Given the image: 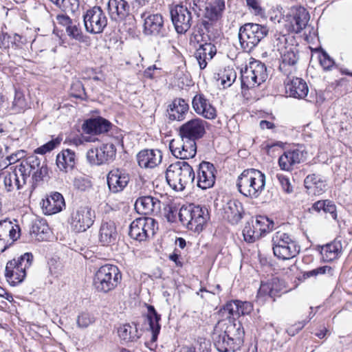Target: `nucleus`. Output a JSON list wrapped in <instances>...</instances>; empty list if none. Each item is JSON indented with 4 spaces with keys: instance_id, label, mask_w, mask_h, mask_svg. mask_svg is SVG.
Listing matches in <instances>:
<instances>
[{
    "instance_id": "1",
    "label": "nucleus",
    "mask_w": 352,
    "mask_h": 352,
    "mask_svg": "<svg viewBox=\"0 0 352 352\" xmlns=\"http://www.w3.org/2000/svg\"><path fill=\"white\" fill-rule=\"evenodd\" d=\"M244 329L239 321H219L214 328L212 340L219 352L235 351L243 342Z\"/></svg>"
},
{
    "instance_id": "2",
    "label": "nucleus",
    "mask_w": 352,
    "mask_h": 352,
    "mask_svg": "<svg viewBox=\"0 0 352 352\" xmlns=\"http://www.w3.org/2000/svg\"><path fill=\"white\" fill-rule=\"evenodd\" d=\"M187 3L193 8L197 17L204 18L200 21L199 29L202 34L210 31L212 23L221 17L225 10L224 0H213L210 2H207V0H187Z\"/></svg>"
},
{
    "instance_id": "3",
    "label": "nucleus",
    "mask_w": 352,
    "mask_h": 352,
    "mask_svg": "<svg viewBox=\"0 0 352 352\" xmlns=\"http://www.w3.org/2000/svg\"><path fill=\"white\" fill-rule=\"evenodd\" d=\"M266 184L265 175L255 168L244 170L236 179L238 191L244 197L257 199L265 190Z\"/></svg>"
},
{
    "instance_id": "4",
    "label": "nucleus",
    "mask_w": 352,
    "mask_h": 352,
    "mask_svg": "<svg viewBox=\"0 0 352 352\" xmlns=\"http://www.w3.org/2000/svg\"><path fill=\"white\" fill-rule=\"evenodd\" d=\"M166 179L173 189L182 191L194 182L195 173L188 162L179 161L169 165L166 172Z\"/></svg>"
},
{
    "instance_id": "5",
    "label": "nucleus",
    "mask_w": 352,
    "mask_h": 352,
    "mask_svg": "<svg viewBox=\"0 0 352 352\" xmlns=\"http://www.w3.org/2000/svg\"><path fill=\"white\" fill-rule=\"evenodd\" d=\"M122 280V273L114 265L106 264L95 272L93 285L100 293L107 294L114 290Z\"/></svg>"
},
{
    "instance_id": "6",
    "label": "nucleus",
    "mask_w": 352,
    "mask_h": 352,
    "mask_svg": "<svg viewBox=\"0 0 352 352\" xmlns=\"http://www.w3.org/2000/svg\"><path fill=\"white\" fill-rule=\"evenodd\" d=\"M179 217L188 230L199 232L209 220L210 215L207 208L191 204L181 208Z\"/></svg>"
},
{
    "instance_id": "7",
    "label": "nucleus",
    "mask_w": 352,
    "mask_h": 352,
    "mask_svg": "<svg viewBox=\"0 0 352 352\" xmlns=\"http://www.w3.org/2000/svg\"><path fill=\"white\" fill-rule=\"evenodd\" d=\"M272 250L274 256L280 260H289L296 256L300 250L297 242L289 234L277 231L272 236Z\"/></svg>"
},
{
    "instance_id": "8",
    "label": "nucleus",
    "mask_w": 352,
    "mask_h": 352,
    "mask_svg": "<svg viewBox=\"0 0 352 352\" xmlns=\"http://www.w3.org/2000/svg\"><path fill=\"white\" fill-rule=\"evenodd\" d=\"M267 26L258 23H248L242 25L239 32L241 47L245 52H250L268 34Z\"/></svg>"
},
{
    "instance_id": "9",
    "label": "nucleus",
    "mask_w": 352,
    "mask_h": 352,
    "mask_svg": "<svg viewBox=\"0 0 352 352\" xmlns=\"http://www.w3.org/2000/svg\"><path fill=\"white\" fill-rule=\"evenodd\" d=\"M32 260V253L26 252L7 263L5 276L11 285L15 286L24 280L26 270L31 266Z\"/></svg>"
},
{
    "instance_id": "10",
    "label": "nucleus",
    "mask_w": 352,
    "mask_h": 352,
    "mask_svg": "<svg viewBox=\"0 0 352 352\" xmlns=\"http://www.w3.org/2000/svg\"><path fill=\"white\" fill-rule=\"evenodd\" d=\"M242 88L250 89L260 85L267 78V68L264 63L254 61L241 72Z\"/></svg>"
},
{
    "instance_id": "11",
    "label": "nucleus",
    "mask_w": 352,
    "mask_h": 352,
    "mask_svg": "<svg viewBox=\"0 0 352 352\" xmlns=\"http://www.w3.org/2000/svg\"><path fill=\"white\" fill-rule=\"evenodd\" d=\"M191 10L193 11V8L187 0L170 10L171 20L177 33L184 34L190 28L193 22Z\"/></svg>"
},
{
    "instance_id": "12",
    "label": "nucleus",
    "mask_w": 352,
    "mask_h": 352,
    "mask_svg": "<svg viewBox=\"0 0 352 352\" xmlns=\"http://www.w3.org/2000/svg\"><path fill=\"white\" fill-rule=\"evenodd\" d=\"M95 219L96 212L91 207L80 206L72 212L69 223L73 231L82 232L94 224Z\"/></svg>"
},
{
    "instance_id": "13",
    "label": "nucleus",
    "mask_w": 352,
    "mask_h": 352,
    "mask_svg": "<svg viewBox=\"0 0 352 352\" xmlns=\"http://www.w3.org/2000/svg\"><path fill=\"white\" fill-rule=\"evenodd\" d=\"M20 171L21 176L28 178L32 174V187L35 188L37 184L43 181V177L47 174V166L41 164L40 160L36 156H30L20 162Z\"/></svg>"
},
{
    "instance_id": "14",
    "label": "nucleus",
    "mask_w": 352,
    "mask_h": 352,
    "mask_svg": "<svg viewBox=\"0 0 352 352\" xmlns=\"http://www.w3.org/2000/svg\"><path fill=\"white\" fill-rule=\"evenodd\" d=\"M157 229L155 220L150 217H142L135 219L130 225L129 236L138 241H145L153 236Z\"/></svg>"
},
{
    "instance_id": "15",
    "label": "nucleus",
    "mask_w": 352,
    "mask_h": 352,
    "mask_svg": "<svg viewBox=\"0 0 352 352\" xmlns=\"http://www.w3.org/2000/svg\"><path fill=\"white\" fill-rule=\"evenodd\" d=\"M86 31L91 34L102 33L107 25V18L100 6H94L83 14Z\"/></svg>"
},
{
    "instance_id": "16",
    "label": "nucleus",
    "mask_w": 352,
    "mask_h": 352,
    "mask_svg": "<svg viewBox=\"0 0 352 352\" xmlns=\"http://www.w3.org/2000/svg\"><path fill=\"white\" fill-rule=\"evenodd\" d=\"M169 148L176 158L188 160L192 158L197 153L196 142L186 138L173 139L169 143Z\"/></svg>"
},
{
    "instance_id": "17",
    "label": "nucleus",
    "mask_w": 352,
    "mask_h": 352,
    "mask_svg": "<svg viewBox=\"0 0 352 352\" xmlns=\"http://www.w3.org/2000/svg\"><path fill=\"white\" fill-rule=\"evenodd\" d=\"M207 122L199 118H192L184 124L179 128V135L181 138L196 142L201 139L206 133V126Z\"/></svg>"
},
{
    "instance_id": "18",
    "label": "nucleus",
    "mask_w": 352,
    "mask_h": 352,
    "mask_svg": "<svg viewBox=\"0 0 352 352\" xmlns=\"http://www.w3.org/2000/svg\"><path fill=\"white\" fill-rule=\"evenodd\" d=\"M98 243L102 246L115 245L119 239V231L116 222L110 219H103L98 232Z\"/></svg>"
},
{
    "instance_id": "19",
    "label": "nucleus",
    "mask_w": 352,
    "mask_h": 352,
    "mask_svg": "<svg viewBox=\"0 0 352 352\" xmlns=\"http://www.w3.org/2000/svg\"><path fill=\"white\" fill-rule=\"evenodd\" d=\"M116 150L112 144H105L99 148H91L87 153L89 162L94 165H101L112 161Z\"/></svg>"
},
{
    "instance_id": "20",
    "label": "nucleus",
    "mask_w": 352,
    "mask_h": 352,
    "mask_svg": "<svg viewBox=\"0 0 352 352\" xmlns=\"http://www.w3.org/2000/svg\"><path fill=\"white\" fill-rule=\"evenodd\" d=\"M217 170L214 165L208 162H201L197 170V186L201 189L212 187L215 182Z\"/></svg>"
},
{
    "instance_id": "21",
    "label": "nucleus",
    "mask_w": 352,
    "mask_h": 352,
    "mask_svg": "<svg viewBox=\"0 0 352 352\" xmlns=\"http://www.w3.org/2000/svg\"><path fill=\"white\" fill-rule=\"evenodd\" d=\"M281 62L279 65L280 70L287 76H291L296 70V65L299 56L296 47L287 45L280 53Z\"/></svg>"
},
{
    "instance_id": "22",
    "label": "nucleus",
    "mask_w": 352,
    "mask_h": 352,
    "mask_svg": "<svg viewBox=\"0 0 352 352\" xmlns=\"http://www.w3.org/2000/svg\"><path fill=\"white\" fill-rule=\"evenodd\" d=\"M141 17L144 19V32L148 35H160L165 34L164 19L160 14L143 12Z\"/></svg>"
},
{
    "instance_id": "23",
    "label": "nucleus",
    "mask_w": 352,
    "mask_h": 352,
    "mask_svg": "<svg viewBox=\"0 0 352 352\" xmlns=\"http://www.w3.org/2000/svg\"><path fill=\"white\" fill-rule=\"evenodd\" d=\"M130 181V175L126 171L115 168L107 175V184L109 190L113 193L120 192L127 186Z\"/></svg>"
},
{
    "instance_id": "24",
    "label": "nucleus",
    "mask_w": 352,
    "mask_h": 352,
    "mask_svg": "<svg viewBox=\"0 0 352 352\" xmlns=\"http://www.w3.org/2000/svg\"><path fill=\"white\" fill-rule=\"evenodd\" d=\"M284 283L277 277L272 278L267 281H262L258 291V297H270L275 300L285 292Z\"/></svg>"
},
{
    "instance_id": "25",
    "label": "nucleus",
    "mask_w": 352,
    "mask_h": 352,
    "mask_svg": "<svg viewBox=\"0 0 352 352\" xmlns=\"http://www.w3.org/2000/svg\"><path fill=\"white\" fill-rule=\"evenodd\" d=\"M162 205H164L157 198L152 196L139 197L135 203V208L142 214L157 215L160 214Z\"/></svg>"
},
{
    "instance_id": "26",
    "label": "nucleus",
    "mask_w": 352,
    "mask_h": 352,
    "mask_svg": "<svg viewBox=\"0 0 352 352\" xmlns=\"http://www.w3.org/2000/svg\"><path fill=\"white\" fill-rule=\"evenodd\" d=\"M20 164L14 167H10L2 173L4 175V185L8 192H11L15 188L21 189L25 184V178L21 176Z\"/></svg>"
},
{
    "instance_id": "27",
    "label": "nucleus",
    "mask_w": 352,
    "mask_h": 352,
    "mask_svg": "<svg viewBox=\"0 0 352 352\" xmlns=\"http://www.w3.org/2000/svg\"><path fill=\"white\" fill-rule=\"evenodd\" d=\"M285 85L286 93L290 97L302 99L308 94V86L306 82L300 78L287 76Z\"/></svg>"
},
{
    "instance_id": "28",
    "label": "nucleus",
    "mask_w": 352,
    "mask_h": 352,
    "mask_svg": "<svg viewBox=\"0 0 352 352\" xmlns=\"http://www.w3.org/2000/svg\"><path fill=\"white\" fill-rule=\"evenodd\" d=\"M111 126V123L102 117H96L86 120L82 129L85 134L94 136L98 134L108 132Z\"/></svg>"
},
{
    "instance_id": "29",
    "label": "nucleus",
    "mask_w": 352,
    "mask_h": 352,
    "mask_svg": "<svg viewBox=\"0 0 352 352\" xmlns=\"http://www.w3.org/2000/svg\"><path fill=\"white\" fill-rule=\"evenodd\" d=\"M195 111L208 120H213L217 117L216 109L210 103L204 94L196 95L192 102Z\"/></svg>"
},
{
    "instance_id": "30",
    "label": "nucleus",
    "mask_w": 352,
    "mask_h": 352,
    "mask_svg": "<svg viewBox=\"0 0 352 352\" xmlns=\"http://www.w3.org/2000/svg\"><path fill=\"white\" fill-rule=\"evenodd\" d=\"M305 154L299 148L290 149L285 151L279 157L278 164L281 170L290 171L294 166L303 161Z\"/></svg>"
},
{
    "instance_id": "31",
    "label": "nucleus",
    "mask_w": 352,
    "mask_h": 352,
    "mask_svg": "<svg viewBox=\"0 0 352 352\" xmlns=\"http://www.w3.org/2000/svg\"><path fill=\"white\" fill-rule=\"evenodd\" d=\"M162 160V154L160 150L145 149L137 155L138 165L144 168H153L158 166Z\"/></svg>"
},
{
    "instance_id": "32",
    "label": "nucleus",
    "mask_w": 352,
    "mask_h": 352,
    "mask_svg": "<svg viewBox=\"0 0 352 352\" xmlns=\"http://www.w3.org/2000/svg\"><path fill=\"white\" fill-rule=\"evenodd\" d=\"M253 310V305L248 301L235 300L228 302L223 307L224 313H228L232 317V320L241 316L250 314Z\"/></svg>"
},
{
    "instance_id": "33",
    "label": "nucleus",
    "mask_w": 352,
    "mask_h": 352,
    "mask_svg": "<svg viewBox=\"0 0 352 352\" xmlns=\"http://www.w3.org/2000/svg\"><path fill=\"white\" fill-rule=\"evenodd\" d=\"M242 204L237 200H230L223 208V217L232 224H237L243 215Z\"/></svg>"
},
{
    "instance_id": "34",
    "label": "nucleus",
    "mask_w": 352,
    "mask_h": 352,
    "mask_svg": "<svg viewBox=\"0 0 352 352\" xmlns=\"http://www.w3.org/2000/svg\"><path fill=\"white\" fill-rule=\"evenodd\" d=\"M65 207L63 196L58 192H52L43 200L42 209L45 214L51 215L63 210Z\"/></svg>"
},
{
    "instance_id": "35",
    "label": "nucleus",
    "mask_w": 352,
    "mask_h": 352,
    "mask_svg": "<svg viewBox=\"0 0 352 352\" xmlns=\"http://www.w3.org/2000/svg\"><path fill=\"white\" fill-rule=\"evenodd\" d=\"M108 12L111 20L119 21L130 13V5L126 0H109Z\"/></svg>"
},
{
    "instance_id": "36",
    "label": "nucleus",
    "mask_w": 352,
    "mask_h": 352,
    "mask_svg": "<svg viewBox=\"0 0 352 352\" xmlns=\"http://www.w3.org/2000/svg\"><path fill=\"white\" fill-rule=\"evenodd\" d=\"M189 110L188 102L182 98H175L168 105V116L170 120L181 121L185 118Z\"/></svg>"
},
{
    "instance_id": "37",
    "label": "nucleus",
    "mask_w": 352,
    "mask_h": 352,
    "mask_svg": "<svg viewBox=\"0 0 352 352\" xmlns=\"http://www.w3.org/2000/svg\"><path fill=\"white\" fill-rule=\"evenodd\" d=\"M292 12L291 28L293 32L298 33L307 26L309 14L305 8L300 6L292 8Z\"/></svg>"
},
{
    "instance_id": "38",
    "label": "nucleus",
    "mask_w": 352,
    "mask_h": 352,
    "mask_svg": "<svg viewBox=\"0 0 352 352\" xmlns=\"http://www.w3.org/2000/svg\"><path fill=\"white\" fill-rule=\"evenodd\" d=\"M0 39V47L1 48H11L21 51L25 49L27 45L26 38L18 34L3 33Z\"/></svg>"
},
{
    "instance_id": "39",
    "label": "nucleus",
    "mask_w": 352,
    "mask_h": 352,
    "mask_svg": "<svg viewBox=\"0 0 352 352\" xmlns=\"http://www.w3.org/2000/svg\"><path fill=\"white\" fill-rule=\"evenodd\" d=\"M217 53L215 45L211 43L201 44L197 49L195 56L199 63L201 69L206 67L208 61L210 60Z\"/></svg>"
},
{
    "instance_id": "40",
    "label": "nucleus",
    "mask_w": 352,
    "mask_h": 352,
    "mask_svg": "<svg viewBox=\"0 0 352 352\" xmlns=\"http://www.w3.org/2000/svg\"><path fill=\"white\" fill-rule=\"evenodd\" d=\"M304 184L309 195H319L326 191V180L320 175L316 174L307 175Z\"/></svg>"
},
{
    "instance_id": "41",
    "label": "nucleus",
    "mask_w": 352,
    "mask_h": 352,
    "mask_svg": "<svg viewBox=\"0 0 352 352\" xmlns=\"http://www.w3.org/2000/svg\"><path fill=\"white\" fill-rule=\"evenodd\" d=\"M75 153L70 149L63 150L56 156V165L60 170L67 172L72 170L76 164Z\"/></svg>"
},
{
    "instance_id": "42",
    "label": "nucleus",
    "mask_w": 352,
    "mask_h": 352,
    "mask_svg": "<svg viewBox=\"0 0 352 352\" xmlns=\"http://www.w3.org/2000/svg\"><path fill=\"white\" fill-rule=\"evenodd\" d=\"M148 314H147V321L149 325V329L152 333V337L151 341L155 342L157 340V336L161 329V325L160 324V320H161V316L158 314L152 305H148Z\"/></svg>"
},
{
    "instance_id": "43",
    "label": "nucleus",
    "mask_w": 352,
    "mask_h": 352,
    "mask_svg": "<svg viewBox=\"0 0 352 352\" xmlns=\"http://www.w3.org/2000/svg\"><path fill=\"white\" fill-rule=\"evenodd\" d=\"M342 252V244L340 241H334L322 246L320 254L326 262L336 259Z\"/></svg>"
},
{
    "instance_id": "44",
    "label": "nucleus",
    "mask_w": 352,
    "mask_h": 352,
    "mask_svg": "<svg viewBox=\"0 0 352 352\" xmlns=\"http://www.w3.org/2000/svg\"><path fill=\"white\" fill-rule=\"evenodd\" d=\"M121 340L124 342H134L139 338L137 326L134 324H124L118 329Z\"/></svg>"
},
{
    "instance_id": "45",
    "label": "nucleus",
    "mask_w": 352,
    "mask_h": 352,
    "mask_svg": "<svg viewBox=\"0 0 352 352\" xmlns=\"http://www.w3.org/2000/svg\"><path fill=\"white\" fill-rule=\"evenodd\" d=\"M28 108V103L24 94L19 90H16L14 100L10 107V113L12 114L23 113Z\"/></svg>"
},
{
    "instance_id": "46",
    "label": "nucleus",
    "mask_w": 352,
    "mask_h": 352,
    "mask_svg": "<svg viewBox=\"0 0 352 352\" xmlns=\"http://www.w3.org/2000/svg\"><path fill=\"white\" fill-rule=\"evenodd\" d=\"M312 208L317 212L322 210L325 213H329L332 219L335 220L337 219L336 206L330 200L318 201L313 204Z\"/></svg>"
},
{
    "instance_id": "47",
    "label": "nucleus",
    "mask_w": 352,
    "mask_h": 352,
    "mask_svg": "<svg viewBox=\"0 0 352 352\" xmlns=\"http://www.w3.org/2000/svg\"><path fill=\"white\" fill-rule=\"evenodd\" d=\"M243 235L245 241L252 243L258 239L263 234L252 221H248L243 230Z\"/></svg>"
},
{
    "instance_id": "48",
    "label": "nucleus",
    "mask_w": 352,
    "mask_h": 352,
    "mask_svg": "<svg viewBox=\"0 0 352 352\" xmlns=\"http://www.w3.org/2000/svg\"><path fill=\"white\" fill-rule=\"evenodd\" d=\"M65 12H75L79 8V0H50Z\"/></svg>"
},
{
    "instance_id": "49",
    "label": "nucleus",
    "mask_w": 352,
    "mask_h": 352,
    "mask_svg": "<svg viewBox=\"0 0 352 352\" xmlns=\"http://www.w3.org/2000/svg\"><path fill=\"white\" fill-rule=\"evenodd\" d=\"M262 234L269 232L273 228V221L265 216H258L255 220L251 221Z\"/></svg>"
},
{
    "instance_id": "50",
    "label": "nucleus",
    "mask_w": 352,
    "mask_h": 352,
    "mask_svg": "<svg viewBox=\"0 0 352 352\" xmlns=\"http://www.w3.org/2000/svg\"><path fill=\"white\" fill-rule=\"evenodd\" d=\"M219 80L224 87H230L236 78V73L234 69L228 67L219 74Z\"/></svg>"
},
{
    "instance_id": "51",
    "label": "nucleus",
    "mask_w": 352,
    "mask_h": 352,
    "mask_svg": "<svg viewBox=\"0 0 352 352\" xmlns=\"http://www.w3.org/2000/svg\"><path fill=\"white\" fill-rule=\"evenodd\" d=\"M74 187L80 191H87L92 186V183L89 178L85 176L76 177L73 182Z\"/></svg>"
},
{
    "instance_id": "52",
    "label": "nucleus",
    "mask_w": 352,
    "mask_h": 352,
    "mask_svg": "<svg viewBox=\"0 0 352 352\" xmlns=\"http://www.w3.org/2000/svg\"><path fill=\"white\" fill-rule=\"evenodd\" d=\"M49 230L48 225L43 219H36L33 221L30 232L36 236L45 234Z\"/></svg>"
},
{
    "instance_id": "53",
    "label": "nucleus",
    "mask_w": 352,
    "mask_h": 352,
    "mask_svg": "<svg viewBox=\"0 0 352 352\" xmlns=\"http://www.w3.org/2000/svg\"><path fill=\"white\" fill-rule=\"evenodd\" d=\"M94 322L95 317L88 312H82L77 318V325L80 328H87Z\"/></svg>"
},
{
    "instance_id": "54",
    "label": "nucleus",
    "mask_w": 352,
    "mask_h": 352,
    "mask_svg": "<svg viewBox=\"0 0 352 352\" xmlns=\"http://www.w3.org/2000/svg\"><path fill=\"white\" fill-rule=\"evenodd\" d=\"M246 4L250 12L254 15L261 16L265 13L262 0H246Z\"/></svg>"
},
{
    "instance_id": "55",
    "label": "nucleus",
    "mask_w": 352,
    "mask_h": 352,
    "mask_svg": "<svg viewBox=\"0 0 352 352\" xmlns=\"http://www.w3.org/2000/svg\"><path fill=\"white\" fill-rule=\"evenodd\" d=\"M66 32L67 35L72 38L78 41L82 40V33L79 27V24H76L72 21L66 28Z\"/></svg>"
},
{
    "instance_id": "56",
    "label": "nucleus",
    "mask_w": 352,
    "mask_h": 352,
    "mask_svg": "<svg viewBox=\"0 0 352 352\" xmlns=\"http://www.w3.org/2000/svg\"><path fill=\"white\" fill-rule=\"evenodd\" d=\"M314 316V314L312 313V311L310 312L309 318L307 320H302L301 322H298V323L289 327L287 329V333L290 336H294L296 333L299 332L305 325L311 320V318Z\"/></svg>"
},
{
    "instance_id": "57",
    "label": "nucleus",
    "mask_w": 352,
    "mask_h": 352,
    "mask_svg": "<svg viewBox=\"0 0 352 352\" xmlns=\"http://www.w3.org/2000/svg\"><path fill=\"white\" fill-rule=\"evenodd\" d=\"M0 226L2 230H4L3 232H6V237H7V234L8 232L11 239L14 241L16 240V231L13 228L11 221L7 220L0 221Z\"/></svg>"
},
{
    "instance_id": "58",
    "label": "nucleus",
    "mask_w": 352,
    "mask_h": 352,
    "mask_svg": "<svg viewBox=\"0 0 352 352\" xmlns=\"http://www.w3.org/2000/svg\"><path fill=\"white\" fill-rule=\"evenodd\" d=\"M276 178L279 182V184L281 186L282 190L289 194L293 192V187L290 183L289 179L285 175L278 173L276 174Z\"/></svg>"
},
{
    "instance_id": "59",
    "label": "nucleus",
    "mask_w": 352,
    "mask_h": 352,
    "mask_svg": "<svg viewBox=\"0 0 352 352\" xmlns=\"http://www.w3.org/2000/svg\"><path fill=\"white\" fill-rule=\"evenodd\" d=\"M331 270V268L329 266H322L309 271L305 272L302 276L306 279L310 277L317 276L318 275L324 274L327 272H329Z\"/></svg>"
},
{
    "instance_id": "60",
    "label": "nucleus",
    "mask_w": 352,
    "mask_h": 352,
    "mask_svg": "<svg viewBox=\"0 0 352 352\" xmlns=\"http://www.w3.org/2000/svg\"><path fill=\"white\" fill-rule=\"evenodd\" d=\"M274 47L280 53L287 45V38L285 35L276 34L274 39Z\"/></svg>"
},
{
    "instance_id": "61",
    "label": "nucleus",
    "mask_w": 352,
    "mask_h": 352,
    "mask_svg": "<svg viewBox=\"0 0 352 352\" xmlns=\"http://www.w3.org/2000/svg\"><path fill=\"white\" fill-rule=\"evenodd\" d=\"M59 144V141L57 140H52L47 143L45 144L41 147L36 148V152L39 154H45L54 149L56 146Z\"/></svg>"
},
{
    "instance_id": "62",
    "label": "nucleus",
    "mask_w": 352,
    "mask_h": 352,
    "mask_svg": "<svg viewBox=\"0 0 352 352\" xmlns=\"http://www.w3.org/2000/svg\"><path fill=\"white\" fill-rule=\"evenodd\" d=\"M320 63L324 69H330L334 62L327 53H323L320 57Z\"/></svg>"
},
{
    "instance_id": "63",
    "label": "nucleus",
    "mask_w": 352,
    "mask_h": 352,
    "mask_svg": "<svg viewBox=\"0 0 352 352\" xmlns=\"http://www.w3.org/2000/svg\"><path fill=\"white\" fill-rule=\"evenodd\" d=\"M98 139L96 138L95 136L91 135H82L80 138H76L73 139V143L76 145H80L82 144L84 142H95L96 141H98Z\"/></svg>"
},
{
    "instance_id": "64",
    "label": "nucleus",
    "mask_w": 352,
    "mask_h": 352,
    "mask_svg": "<svg viewBox=\"0 0 352 352\" xmlns=\"http://www.w3.org/2000/svg\"><path fill=\"white\" fill-rule=\"evenodd\" d=\"M56 19L59 25L65 26L66 28L72 22V20L70 19V17L65 14H58L56 16Z\"/></svg>"
}]
</instances>
